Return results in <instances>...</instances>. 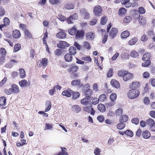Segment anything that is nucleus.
I'll return each mask as SVG.
<instances>
[{
    "label": "nucleus",
    "instance_id": "f257e3e1",
    "mask_svg": "<svg viewBox=\"0 0 155 155\" xmlns=\"http://www.w3.org/2000/svg\"><path fill=\"white\" fill-rule=\"evenodd\" d=\"M139 94V91L138 90L133 88L129 91L127 96L130 99H134L137 97Z\"/></svg>",
    "mask_w": 155,
    "mask_h": 155
},
{
    "label": "nucleus",
    "instance_id": "f03ea898",
    "mask_svg": "<svg viewBox=\"0 0 155 155\" xmlns=\"http://www.w3.org/2000/svg\"><path fill=\"white\" fill-rule=\"evenodd\" d=\"M133 76V73L128 72L127 71H125V73L123 75V80L125 81H127L130 79H131Z\"/></svg>",
    "mask_w": 155,
    "mask_h": 155
},
{
    "label": "nucleus",
    "instance_id": "7ed1b4c3",
    "mask_svg": "<svg viewBox=\"0 0 155 155\" xmlns=\"http://www.w3.org/2000/svg\"><path fill=\"white\" fill-rule=\"evenodd\" d=\"M70 45L67 42L64 41H60L57 44V47L58 48L65 49L66 48L69 47Z\"/></svg>",
    "mask_w": 155,
    "mask_h": 155
},
{
    "label": "nucleus",
    "instance_id": "20e7f679",
    "mask_svg": "<svg viewBox=\"0 0 155 155\" xmlns=\"http://www.w3.org/2000/svg\"><path fill=\"white\" fill-rule=\"evenodd\" d=\"M102 11V9L100 6L97 5L94 7V12L95 15L99 16L101 15Z\"/></svg>",
    "mask_w": 155,
    "mask_h": 155
},
{
    "label": "nucleus",
    "instance_id": "39448f33",
    "mask_svg": "<svg viewBox=\"0 0 155 155\" xmlns=\"http://www.w3.org/2000/svg\"><path fill=\"white\" fill-rule=\"evenodd\" d=\"M117 29L115 28H112L109 33V37L113 38L117 35Z\"/></svg>",
    "mask_w": 155,
    "mask_h": 155
},
{
    "label": "nucleus",
    "instance_id": "423d86ee",
    "mask_svg": "<svg viewBox=\"0 0 155 155\" xmlns=\"http://www.w3.org/2000/svg\"><path fill=\"white\" fill-rule=\"evenodd\" d=\"M72 93H73V91L70 89L68 88L66 90L62 92V94L63 96L70 97L71 96Z\"/></svg>",
    "mask_w": 155,
    "mask_h": 155
},
{
    "label": "nucleus",
    "instance_id": "0eeeda50",
    "mask_svg": "<svg viewBox=\"0 0 155 155\" xmlns=\"http://www.w3.org/2000/svg\"><path fill=\"white\" fill-rule=\"evenodd\" d=\"M111 85L116 88H119L120 87V84L119 82L115 80H112L110 81Z\"/></svg>",
    "mask_w": 155,
    "mask_h": 155
},
{
    "label": "nucleus",
    "instance_id": "6e6552de",
    "mask_svg": "<svg viewBox=\"0 0 155 155\" xmlns=\"http://www.w3.org/2000/svg\"><path fill=\"white\" fill-rule=\"evenodd\" d=\"M92 99H90L89 97H86L83 98L81 101V103L84 105H87L89 104Z\"/></svg>",
    "mask_w": 155,
    "mask_h": 155
},
{
    "label": "nucleus",
    "instance_id": "1a4fd4ad",
    "mask_svg": "<svg viewBox=\"0 0 155 155\" xmlns=\"http://www.w3.org/2000/svg\"><path fill=\"white\" fill-rule=\"evenodd\" d=\"M13 36L15 38H19L21 34L20 31L17 30H15L13 31Z\"/></svg>",
    "mask_w": 155,
    "mask_h": 155
},
{
    "label": "nucleus",
    "instance_id": "9d476101",
    "mask_svg": "<svg viewBox=\"0 0 155 155\" xmlns=\"http://www.w3.org/2000/svg\"><path fill=\"white\" fill-rule=\"evenodd\" d=\"M80 13L84 16V18L85 19H88L90 18V15L85 9H82L80 11Z\"/></svg>",
    "mask_w": 155,
    "mask_h": 155
},
{
    "label": "nucleus",
    "instance_id": "9b49d317",
    "mask_svg": "<svg viewBox=\"0 0 155 155\" xmlns=\"http://www.w3.org/2000/svg\"><path fill=\"white\" fill-rule=\"evenodd\" d=\"M69 69L70 72H76L78 70V67L77 66L74 65H71Z\"/></svg>",
    "mask_w": 155,
    "mask_h": 155
},
{
    "label": "nucleus",
    "instance_id": "f8f14e48",
    "mask_svg": "<svg viewBox=\"0 0 155 155\" xmlns=\"http://www.w3.org/2000/svg\"><path fill=\"white\" fill-rule=\"evenodd\" d=\"M130 34V33L128 31H124L121 33V37L123 39L126 38L129 36Z\"/></svg>",
    "mask_w": 155,
    "mask_h": 155
},
{
    "label": "nucleus",
    "instance_id": "ddd939ff",
    "mask_svg": "<svg viewBox=\"0 0 155 155\" xmlns=\"http://www.w3.org/2000/svg\"><path fill=\"white\" fill-rule=\"evenodd\" d=\"M56 36L58 38H59L63 39L66 37V35L65 32L61 31L58 32Z\"/></svg>",
    "mask_w": 155,
    "mask_h": 155
},
{
    "label": "nucleus",
    "instance_id": "4468645a",
    "mask_svg": "<svg viewBox=\"0 0 155 155\" xmlns=\"http://www.w3.org/2000/svg\"><path fill=\"white\" fill-rule=\"evenodd\" d=\"M84 93L86 95V97L91 99V96L93 94V91L91 89H88L86 91L84 92Z\"/></svg>",
    "mask_w": 155,
    "mask_h": 155
},
{
    "label": "nucleus",
    "instance_id": "2eb2a0df",
    "mask_svg": "<svg viewBox=\"0 0 155 155\" xmlns=\"http://www.w3.org/2000/svg\"><path fill=\"white\" fill-rule=\"evenodd\" d=\"M74 8V5L71 3H67L65 4L64 6V8L66 9L70 10L73 9Z\"/></svg>",
    "mask_w": 155,
    "mask_h": 155
},
{
    "label": "nucleus",
    "instance_id": "dca6fc26",
    "mask_svg": "<svg viewBox=\"0 0 155 155\" xmlns=\"http://www.w3.org/2000/svg\"><path fill=\"white\" fill-rule=\"evenodd\" d=\"M97 108L98 110L102 112H104L106 111L105 107L103 104H98Z\"/></svg>",
    "mask_w": 155,
    "mask_h": 155
},
{
    "label": "nucleus",
    "instance_id": "f3484780",
    "mask_svg": "<svg viewBox=\"0 0 155 155\" xmlns=\"http://www.w3.org/2000/svg\"><path fill=\"white\" fill-rule=\"evenodd\" d=\"M151 57V54L150 53H146L143 54V56L142 60L143 61H150V59Z\"/></svg>",
    "mask_w": 155,
    "mask_h": 155
},
{
    "label": "nucleus",
    "instance_id": "a211bd4d",
    "mask_svg": "<svg viewBox=\"0 0 155 155\" xmlns=\"http://www.w3.org/2000/svg\"><path fill=\"white\" fill-rule=\"evenodd\" d=\"M65 59L67 62H71L72 60V56L69 53L66 54L64 56Z\"/></svg>",
    "mask_w": 155,
    "mask_h": 155
},
{
    "label": "nucleus",
    "instance_id": "6ab92c4d",
    "mask_svg": "<svg viewBox=\"0 0 155 155\" xmlns=\"http://www.w3.org/2000/svg\"><path fill=\"white\" fill-rule=\"evenodd\" d=\"M19 85L21 87H24L28 85V82L27 80L25 79L19 82Z\"/></svg>",
    "mask_w": 155,
    "mask_h": 155
},
{
    "label": "nucleus",
    "instance_id": "aec40b11",
    "mask_svg": "<svg viewBox=\"0 0 155 155\" xmlns=\"http://www.w3.org/2000/svg\"><path fill=\"white\" fill-rule=\"evenodd\" d=\"M72 108L73 110L77 113L79 112L81 110L79 106L77 105H73Z\"/></svg>",
    "mask_w": 155,
    "mask_h": 155
},
{
    "label": "nucleus",
    "instance_id": "412c9836",
    "mask_svg": "<svg viewBox=\"0 0 155 155\" xmlns=\"http://www.w3.org/2000/svg\"><path fill=\"white\" fill-rule=\"evenodd\" d=\"M84 32L83 30H78L76 33V36L77 38H79L83 37Z\"/></svg>",
    "mask_w": 155,
    "mask_h": 155
},
{
    "label": "nucleus",
    "instance_id": "4be33fe9",
    "mask_svg": "<svg viewBox=\"0 0 155 155\" xmlns=\"http://www.w3.org/2000/svg\"><path fill=\"white\" fill-rule=\"evenodd\" d=\"M142 136L145 139H148L150 137V132L147 130H144L142 133Z\"/></svg>",
    "mask_w": 155,
    "mask_h": 155
},
{
    "label": "nucleus",
    "instance_id": "5701e85b",
    "mask_svg": "<svg viewBox=\"0 0 155 155\" xmlns=\"http://www.w3.org/2000/svg\"><path fill=\"white\" fill-rule=\"evenodd\" d=\"M6 104V98L4 97H0V106H4Z\"/></svg>",
    "mask_w": 155,
    "mask_h": 155
},
{
    "label": "nucleus",
    "instance_id": "b1692460",
    "mask_svg": "<svg viewBox=\"0 0 155 155\" xmlns=\"http://www.w3.org/2000/svg\"><path fill=\"white\" fill-rule=\"evenodd\" d=\"M94 37V34L91 32H89L87 34V39L93 40Z\"/></svg>",
    "mask_w": 155,
    "mask_h": 155
},
{
    "label": "nucleus",
    "instance_id": "393cba45",
    "mask_svg": "<svg viewBox=\"0 0 155 155\" xmlns=\"http://www.w3.org/2000/svg\"><path fill=\"white\" fill-rule=\"evenodd\" d=\"M13 92L14 93H17L19 92V87L15 84H13L12 85Z\"/></svg>",
    "mask_w": 155,
    "mask_h": 155
},
{
    "label": "nucleus",
    "instance_id": "a878e982",
    "mask_svg": "<svg viewBox=\"0 0 155 155\" xmlns=\"http://www.w3.org/2000/svg\"><path fill=\"white\" fill-rule=\"evenodd\" d=\"M48 60L46 58L42 59V61H41L40 64L41 65L39 66V67H41L43 66L44 67H45L48 64Z\"/></svg>",
    "mask_w": 155,
    "mask_h": 155
},
{
    "label": "nucleus",
    "instance_id": "bb28decb",
    "mask_svg": "<svg viewBox=\"0 0 155 155\" xmlns=\"http://www.w3.org/2000/svg\"><path fill=\"white\" fill-rule=\"evenodd\" d=\"M137 40L138 39L137 38L134 37L128 41V44L130 45H133L136 43Z\"/></svg>",
    "mask_w": 155,
    "mask_h": 155
},
{
    "label": "nucleus",
    "instance_id": "cd10ccee",
    "mask_svg": "<svg viewBox=\"0 0 155 155\" xmlns=\"http://www.w3.org/2000/svg\"><path fill=\"white\" fill-rule=\"evenodd\" d=\"M121 58L123 60H127L129 59L130 56L128 54L123 53L121 54Z\"/></svg>",
    "mask_w": 155,
    "mask_h": 155
},
{
    "label": "nucleus",
    "instance_id": "c85d7f7f",
    "mask_svg": "<svg viewBox=\"0 0 155 155\" xmlns=\"http://www.w3.org/2000/svg\"><path fill=\"white\" fill-rule=\"evenodd\" d=\"M98 99L99 101L101 102L107 100V97L105 94H102L99 96Z\"/></svg>",
    "mask_w": 155,
    "mask_h": 155
},
{
    "label": "nucleus",
    "instance_id": "c756f323",
    "mask_svg": "<svg viewBox=\"0 0 155 155\" xmlns=\"http://www.w3.org/2000/svg\"><path fill=\"white\" fill-rule=\"evenodd\" d=\"M19 71L20 77L21 78H25L26 77L25 71V70L22 68H21L19 69Z\"/></svg>",
    "mask_w": 155,
    "mask_h": 155
},
{
    "label": "nucleus",
    "instance_id": "7c9ffc66",
    "mask_svg": "<svg viewBox=\"0 0 155 155\" xmlns=\"http://www.w3.org/2000/svg\"><path fill=\"white\" fill-rule=\"evenodd\" d=\"M132 20V18L131 16H125L123 19V22L125 23L130 22Z\"/></svg>",
    "mask_w": 155,
    "mask_h": 155
},
{
    "label": "nucleus",
    "instance_id": "2f4dec72",
    "mask_svg": "<svg viewBox=\"0 0 155 155\" xmlns=\"http://www.w3.org/2000/svg\"><path fill=\"white\" fill-rule=\"evenodd\" d=\"M146 21L144 17H140L139 18V22L140 24L141 25H145Z\"/></svg>",
    "mask_w": 155,
    "mask_h": 155
},
{
    "label": "nucleus",
    "instance_id": "473e14b6",
    "mask_svg": "<svg viewBox=\"0 0 155 155\" xmlns=\"http://www.w3.org/2000/svg\"><path fill=\"white\" fill-rule=\"evenodd\" d=\"M146 123L148 125L151 126L155 124V122L154 120L151 118L148 119L146 120Z\"/></svg>",
    "mask_w": 155,
    "mask_h": 155
},
{
    "label": "nucleus",
    "instance_id": "72a5a7b5",
    "mask_svg": "<svg viewBox=\"0 0 155 155\" xmlns=\"http://www.w3.org/2000/svg\"><path fill=\"white\" fill-rule=\"evenodd\" d=\"M128 119V117L127 116L125 115H122L120 118V122H126Z\"/></svg>",
    "mask_w": 155,
    "mask_h": 155
},
{
    "label": "nucleus",
    "instance_id": "f704fd0d",
    "mask_svg": "<svg viewBox=\"0 0 155 155\" xmlns=\"http://www.w3.org/2000/svg\"><path fill=\"white\" fill-rule=\"evenodd\" d=\"M131 57L134 58H137L138 56V54L137 52L135 51H132L130 53Z\"/></svg>",
    "mask_w": 155,
    "mask_h": 155
},
{
    "label": "nucleus",
    "instance_id": "c9c22d12",
    "mask_svg": "<svg viewBox=\"0 0 155 155\" xmlns=\"http://www.w3.org/2000/svg\"><path fill=\"white\" fill-rule=\"evenodd\" d=\"M76 49L73 47H71L69 49L70 54L71 55H74L76 53Z\"/></svg>",
    "mask_w": 155,
    "mask_h": 155
},
{
    "label": "nucleus",
    "instance_id": "e433bc0d",
    "mask_svg": "<svg viewBox=\"0 0 155 155\" xmlns=\"http://www.w3.org/2000/svg\"><path fill=\"white\" fill-rule=\"evenodd\" d=\"M132 16L133 18L136 19L140 17V15L137 11H135L133 12Z\"/></svg>",
    "mask_w": 155,
    "mask_h": 155
},
{
    "label": "nucleus",
    "instance_id": "4c0bfd02",
    "mask_svg": "<svg viewBox=\"0 0 155 155\" xmlns=\"http://www.w3.org/2000/svg\"><path fill=\"white\" fill-rule=\"evenodd\" d=\"M116 103V102L113 100H111L109 102L106 103L105 105L107 107H112L114 106Z\"/></svg>",
    "mask_w": 155,
    "mask_h": 155
},
{
    "label": "nucleus",
    "instance_id": "58836bf2",
    "mask_svg": "<svg viewBox=\"0 0 155 155\" xmlns=\"http://www.w3.org/2000/svg\"><path fill=\"white\" fill-rule=\"evenodd\" d=\"M125 127V124L122 122L118 123L117 125V129L119 130H122Z\"/></svg>",
    "mask_w": 155,
    "mask_h": 155
},
{
    "label": "nucleus",
    "instance_id": "ea45409f",
    "mask_svg": "<svg viewBox=\"0 0 155 155\" xmlns=\"http://www.w3.org/2000/svg\"><path fill=\"white\" fill-rule=\"evenodd\" d=\"M126 9L124 8H120L118 11V14L119 15H124L126 14Z\"/></svg>",
    "mask_w": 155,
    "mask_h": 155
},
{
    "label": "nucleus",
    "instance_id": "a19ab883",
    "mask_svg": "<svg viewBox=\"0 0 155 155\" xmlns=\"http://www.w3.org/2000/svg\"><path fill=\"white\" fill-rule=\"evenodd\" d=\"M76 28L74 27L71 29L68 30V32L71 35H74L76 32Z\"/></svg>",
    "mask_w": 155,
    "mask_h": 155
},
{
    "label": "nucleus",
    "instance_id": "79ce46f5",
    "mask_svg": "<svg viewBox=\"0 0 155 155\" xmlns=\"http://www.w3.org/2000/svg\"><path fill=\"white\" fill-rule=\"evenodd\" d=\"M80 80H74L71 81V84L73 86L79 85H80Z\"/></svg>",
    "mask_w": 155,
    "mask_h": 155
},
{
    "label": "nucleus",
    "instance_id": "37998d69",
    "mask_svg": "<svg viewBox=\"0 0 155 155\" xmlns=\"http://www.w3.org/2000/svg\"><path fill=\"white\" fill-rule=\"evenodd\" d=\"M124 134L127 135V136L130 137H133L134 135L133 132L130 130H127L124 131Z\"/></svg>",
    "mask_w": 155,
    "mask_h": 155
},
{
    "label": "nucleus",
    "instance_id": "c03bdc74",
    "mask_svg": "<svg viewBox=\"0 0 155 155\" xmlns=\"http://www.w3.org/2000/svg\"><path fill=\"white\" fill-rule=\"evenodd\" d=\"M72 98L73 99H75L78 98L79 96V93L78 92H73L72 93Z\"/></svg>",
    "mask_w": 155,
    "mask_h": 155
},
{
    "label": "nucleus",
    "instance_id": "a18cd8bd",
    "mask_svg": "<svg viewBox=\"0 0 155 155\" xmlns=\"http://www.w3.org/2000/svg\"><path fill=\"white\" fill-rule=\"evenodd\" d=\"M130 2V0H122L121 2V3L125 6L126 7L128 8L129 6V4H128Z\"/></svg>",
    "mask_w": 155,
    "mask_h": 155
},
{
    "label": "nucleus",
    "instance_id": "49530a36",
    "mask_svg": "<svg viewBox=\"0 0 155 155\" xmlns=\"http://www.w3.org/2000/svg\"><path fill=\"white\" fill-rule=\"evenodd\" d=\"M82 60H84L87 62L91 61V59L89 56H84L82 57L81 59Z\"/></svg>",
    "mask_w": 155,
    "mask_h": 155
},
{
    "label": "nucleus",
    "instance_id": "de8ad7c7",
    "mask_svg": "<svg viewBox=\"0 0 155 155\" xmlns=\"http://www.w3.org/2000/svg\"><path fill=\"white\" fill-rule=\"evenodd\" d=\"M117 98V95L115 93H112L110 96V99L111 100H113L115 101Z\"/></svg>",
    "mask_w": 155,
    "mask_h": 155
},
{
    "label": "nucleus",
    "instance_id": "09e8293b",
    "mask_svg": "<svg viewBox=\"0 0 155 155\" xmlns=\"http://www.w3.org/2000/svg\"><path fill=\"white\" fill-rule=\"evenodd\" d=\"M91 106H87L83 107V110L84 111H86L88 113H90L91 111Z\"/></svg>",
    "mask_w": 155,
    "mask_h": 155
},
{
    "label": "nucleus",
    "instance_id": "8fccbe9b",
    "mask_svg": "<svg viewBox=\"0 0 155 155\" xmlns=\"http://www.w3.org/2000/svg\"><path fill=\"white\" fill-rule=\"evenodd\" d=\"M113 70L112 68H110L109 69L107 74V77L108 78H110L112 76L113 74Z\"/></svg>",
    "mask_w": 155,
    "mask_h": 155
},
{
    "label": "nucleus",
    "instance_id": "3c124183",
    "mask_svg": "<svg viewBox=\"0 0 155 155\" xmlns=\"http://www.w3.org/2000/svg\"><path fill=\"white\" fill-rule=\"evenodd\" d=\"M143 101L144 104L148 105L150 103V99L148 97H144Z\"/></svg>",
    "mask_w": 155,
    "mask_h": 155
},
{
    "label": "nucleus",
    "instance_id": "603ef678",
    "mask_svg": "<svg viewBox=\"0 0 155 155\" xmlns=\"http://www.w3.org/2000/svg\"><path fill=\"white\" fill-rule=\"evenodd\" d=\"M21 45L20 44H17L15 45L14 47V51L16 52L18 51L20 49Z\"/></svg>",
    "mask_w": 155,
    "mask_h": 155
},
{
    "label": "nucleus",
    "instance_id": "864d4df0",
    "mask_svg": "<svg viewBox=\"0 0 155 155\" xmlns=\"http://www.w3.org/2000/svg\"><path fill=\"white\" fill-rule=\"evenodd\" d=\"M145 62L142 64V66L143 67H147L150 65V61H144Z\"/></svg>",
    "mask_w": 155,
    "mask_h": 155
},
{
    "label": "nucleus",
    "instance_id": "5fc2aeb1",
    "mask_svg": "<svg viewBox=\"0 0 155 155\" xmlns=\"http://www.w3.org/2000/svg\"><path fill=\"white\" fill-rule=\"evenodd\" d=\"M107 21V17L106 16L102 17L101 20V24L102 25H104Z\"/></svg>",
    "mask_w": 155,
    "mask_h": 155
},
{
    "label": "nucleus",
    "instance_id": "6e6d98bb",
    "mask_svg": "<svg viewBox=\"0 0 155 155\" xmlns=\"http://www.w3.org/2000/svg\"><path fill=\"white\" fill-rule=\"evenodd\" d=\"M24 32L26 37H27L29 38L31 37V34L27 29L24 31Z\"/></svg>",
    "mask_w": 155,
    "mask_h": 155
},
{
    "label": "nucleus",
    "instance_id": "4d7b16f0",
    "mask_svg": "<svg viewBox=\"0 0 155 155\" xmlns=\"http://www.w3.org/2000/svg\"><path fill=\"white\" fill-rule=\"evenodd\" d=\"M5 92L8 95L11 94L13 91L12 88H9V89H5Z\"/></svg>",
    "mask_w": 155,
    "mask_h": 155
},
{
    "label": "nucleus",
    "instance_id": "13d9d810",
    "mask_svg": "<svg viewBox=\"0 0 155 155\" xmlns=\"http://www.w3.org/2000/svg\"><path fill=\"white\" fill-rule=\"evenodd\" d=\"M126 71H119L117 72L118 75L121 77H123V75Z\"/></svg>",
    "mask_w": 155,
    "mask_h": 155
},
{
    "label": "nucleus",
    "instance_id": "bf43d9fd",
    "mask_svg": "<svg viewBox=\"0 0 155 155\" xmlns=\"http://www.w3.org/2000/svg\"><path fill=\"white\" fill-rule=\"evenodd\" d=\"M139 83L137 82H133L132 83V87L131 88L132 89H135L139 85Z\"/></svg>",
    "mask_w": 155,
    "mask_h": 155
},
{
    "label": "nucleus",
    "instance_id": "052dcab7",
    "mask_svg": "<svg viewBox=\"0 0 155 155\" xmlns=\"http://www.w3.org/2000/svg\"><path fill=\"white\" fill-rule=\"evenodd\" d=\"M97 119L100 122H102L104 120V117L102 115L98 116Z\"/></svg>",
    "mask_w": 155,
    "mask_h": 155
},
{
    "label": "nucleus",
    "instance_id": "680f3d73",
    "mask_svg": "<svg viewBox=\"0 0 155 155\" xmlns=\"http://www.w3.org/2000/svg\"><path fill=\"white\" fill-rule=\"evenodd\" d=\"M99 101V99L95 97L92 100V103L93 104L96 105L98 104Z\"/></svg>",
    "mask_w": 155,
    "mask_h": 155
},
{
    "label": "nucleus",
    "instance_id": "e2e57ef3",
    "mask_svg": "<svg viewBox=\"0 0 155 155\" xmlns=\"http://www.w3.org/2000/svg\"><path fill=\"white\" fill-rule=\"evenodd\" d=\"M131 121L133 123L136 125L138 124L139 123V119L137 118H133L131 120Z\"/></svg>",
    "mask_w": 155,
    "mask_h": 155
},
{
    "label": "nucleus",
    "instance_id": "0e129e2a",
    "mask_svg": "<svg viewBox=\"0 0 155 155\" xmlns=\"http://www.w3.org/2000/svg\"><path fill=\"white\" fill-rule=\"evenodd\" d=\"M0 53L3 56L5 55L6 54V51L5 48H2L0 49Z\"/></svg>",
    "mask_w": 155,
    "mask_h": 155
},
{
    "label": "nucleus",
    "instance_id": "69168bd1",
    "mask_svg": "<svg viewBox=\"0 0 155 155\" xmlns=\"http://www.w3.org/2000/svg\"><path fill=\"white\" fill-rule=\"evenodd\" d=\"M148 39V37L147 36L144 34L143 35L141 38V40L143 41H146Z\"/></svg>",
    "mask_w": 155,
    "mask_h": 155
},
{
    "label": "nucleus",
    "instance_id": "338daca9",
    "mask_svg": "<svg viewBox=\"0 0 155 155\" xmlns=\"http://www.w3.org/2000/svg\"><path fill=\"white\" fill-rule=\"evenodd\" d=\"M62 53V51L60 49H57L54 52V54L55 55H60Z\"/></svg>",
    "mask_w": 155,
    "mask_h": 155
},
{
    "label": "nucleus",
    "instance_id": "774afa93",
    "mask_svg": "<svg viewBox=\"0 0 155 155\" xmlns=\"http://www.w3.org/2000/svg\"><path fill=\"white\" fill-rule=\"evenodd\" d=\"M139 13L143 14L145 12V10L143 7H141L139 8Z\"/></svg>",
    "mask_w": 155,
    "mask_h": 155
}]
</instances>
